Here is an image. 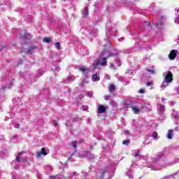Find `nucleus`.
<instances>
[{"label":"nucleus","mask_w":179,"mask_h":179,"mask_svg":"<svg viewBox=\"0 0 179 179\" xmlns=\"http://www.w3.org/2000/svg\"><path fill=\"white\" fill-rule=\"evenodd\" d=\"M111 48H109L106 50H103L100 54L99 57L96 60V65L99 66H107V59L112 55H117L118 51L117 50H110Z\"/></svg>","instance_id":"f257e3e1"},{"label":"nucleus","mask_w":179,"mask_h":179,"mask_svg":"<svg viewBox=\"0 0 179 179\" xmlns=\"http://www.w3.org/2000/svg\"><path fill=\"white\" fill-rule=\"evenodd\" d=\"M164 80L162 81L161 87L166 89L171 82H173V73L171 71H165L163 73Z\"/></svg>","instance_id":"f03ea898"},{"label":"nucleus","mask_w":179,"mask_h":179,"mask_svg":"<svg viewBox=\"0 0 179 179\" xmlns=\"http://www.w3.org/2000/svg\"><path fill=\"white\" fill-rule=\"evenodd\" d=\"M155 159L158 160V164H161L162 167H167L169 166L166 163L167 159L163 155H156Z\"/></svg>","instance_id":"7ed1b4c3"},{"label":"nucleus","mask_w":179,"mask_h":179,"mask_svg":"<svg viewBox=\"0 0 179 179\" xmlns=\"http://www.w3.org/2000/svg\"><path fill=\"white\" fill-rule=\"evenodd\" d=\"M47 155H48V153H47L45 148H42L41 151L36 152V157L40 158L41 156H47Z\"/></svg>","instance_id":"20e7f679"},{"label":"nucleus","mask_w":179,"mask_h":179,"mask_svg":"<svg viewBox=\"0 0 179 179\" xmlns=\"http://www.w3.org/2000/svg\"><path fill=\"white\" fill-rule=\"evenodd\" d=\"M177 54H178V52L176 50H173L172 51H171L170 54L169 55V59H176Z\"/></svg>","instance_id":"39448f33"},{"label":"nucleus","mask_w":179,"mask_h":179,"mask_svg":"<svg viewBox=\"0 0 179 179\" xmlns=\"http://www.w3.org/2000/svg\"><path fill=\"white\" fill-rule=\"evenodd\" d=\"M157 110L159 114H161V115H162V114H164V111H165V108L164 106H163L162 104H158L157 106Z\"/></svg>","instance_id":"423d86ee"},{"label":"nucleus","mask_w":179,"mask_h":179,"mask_svg":"<svg viewBox=\"0 0 179 179\" xmlns=\"http://www.w3.org/2000/svg\"><path fill=\"white\" fill-rule=\"evenodd\" d=\"M22 155H23V152H20L18 155L16 157L15 162L23 163L24 162V159H23V157H22Z\"/></svg>","instance_id":"0eeeda50"},{"label":"nucleus","mask_w":179,"mask_h":179,"mask_svg":"<svg viewBox=\"0 0 179 179\" xmlns=\"http://www.w3.org/2000/svg\"><path fill=\"white\" fill-rule=\"evenodd\" d=\"M106 107H104V106L102 105H99V108H98V113L99 114H103V113L106 112Z\"/></svg>","instance_id":"6e6552de"},{"label":"nucleus","mask_w":179,"mask_h":179,"mask_svg":"<svg viewBox=\"0 0 179 179\" xmlns=\"http://www.w3.org/2000/svg\"><path fill=\"white\" fill-rule=\"evenodd\" d=\"M99 80H100V76H97V74H94L92 76V81L99 82Z\"/></svg>","instance_id":"1a4fd4ad"},{"label":"nucleus","mask_w":179,"mask_h":179,"mask_svg":"<svg viewBox=\"0 0 179 179\" xmlns=\"http://www.w3.org/2000/svg\"><path fill=\"white\" fill-rule=\"evenodd\" d=\"M131 110L134 111V114H139V113H141V110L136 106L132 107Z\"/></svg>","instance_id":"9d476101"},{"label":"nucleus","mask_w":179,"mask_h":179,"mask_svg":"<svg viewBox=\"0 0 179 179\" xmlns=\"http://www.w3.org/2000/svg\"><path fill=\"white\" fill-rule=\"evenodd\" d=\"M78 69L80 72H89V69L86 66H81Z\"/></svg>","instance_id":"9b49d317"},{"label":"nucleus","mask_w":179,"mask_h":179,"mask_svg":"<svg viewBox=\"0 0 179 179\" xmlns=\"http://www.w3.org/2000/svg\"><path fill=\"white\" fill-rule=\"evenodd\" d=\"M132 155H133L134 157H139V159H145V157H144V156H140V155H139V151H137V152H134V153L132 154Z\"/></svg>","instance_id":"f8f14e48"},{"label":"nucleus","mask_w":179,"mask_h":179,"mask_svg":"<svg viewBox=\"0 0 179 179\" xmlns=\"http://www.w3.org/2000/svg\"><path fill=\"white\" fill-rule=\"evenodd\" d=\"M171 117L177 120V118H179V114L177 111L173 110V113L171 114Z\"/></svg>","instance_id":"ddd939ff"},{"label":"nucleus","mask_w":179,"mask_h":179,"mask_svg":"<svg viewBox=\"0 0 179 179\" xmlns=\"http://www.w3.org/2000/svg\"><path fill=\"white\" fill-rule=\"evenodd\" d=\"M173 130H169L168 133H167V138L168 139H173Z\"/></svg>","instance_id":"4468645a"},{"label":"nucleus","mask_w":179,"mask_h":179,"mask_svg":"<svg viewBox=\"0 0 179 179\" xmlns=\"http://www.w3.org/2000/svg\"><path fill=\"white\" fill-rule=\"evenodd\" d=\"M43 43H47L48 44L52 41V38H43Z\"/></svg>","instance_id":"2eb2a0df"},{"label":"nucleus","mask_w":179,"mask_h":179,"mask_svg":"<svg viewBox=\"0 0 179 179\" xmlns=\"http://www.w3.org/2000/svg\"><path fill=\"white\" fill-rule=\"evenodd\" d=\"M110 106H112V107H113L114 108H116V107L118 106V104L117 103V102H115V101H113L111 100L110 101Z\"/></svg>","instance_id":"dca6fc26"},{"label":"nucleus","mask_w":179,"mask_h":179,"mask_svg":"<svg viewBox=\"0 0 179 179\" xmlns=\"http://www.w3.org/2000/svg\"><path fill=\"white\" fill-rule=\"evenodd\" d=\"M33 50H36V47H31L29 49L24 50L23 52L28 54L29 52H30V51H33Z\"/></svg>","instance_id":"f3484780"},{"label":"nucleus","mask_w":179,"mask_h":179,"mask_svg":"<svg viewBox=\"0 0 179 179\" xmlns=\"http://www.w3.org/2000/svg\"><path fill=\"white\" fill-rule=\"evenodd\" d=\"M152 170H155V171H159V170H162V167H157L156 166V164H155L152 166Z\"/></svg>","instance_id":"a211bd4d"},{"label":"nucleus","mask_w":179,"mask_h":179,"mask_svg":"<svg viewBox=\"0 0 179 179\" xmlns=\"http://www.w3.org/2000/svg\"><path fill=\"white\" fill-rule=\"evenodd\" d=\"M55 46L57 50H61V43H59V42H56Z\"/></svg>","instance_id":"6ab92c4d"},{"label":"nucleus","mask_w":179,"mask_h":179,"mask_svg":"<svg viewBox=\"0 0 179 179\" xmlns=\"http://www.w3.org/2000/svg\"><path fill=\"white\" fill-rule=\"evenodd\" d=\"M157 136H158L157 132L155 131L152 134V138L155 139V141H157V139L159 138H157Z\"/></svg>","instance_id":"aec40b11"},{"label":"nucleus","mask_w":179,"mask_h":179,"mask_svg":"<svg viewBox=\"0 0 179 179\" xmlns=\"http://www.w3.org/2000/svg\"><path fill=\"white\" fill-rule=\"evenodd\" d=\"M87 159H89L90 160H92L93 159H94V155L93 154H88L87 155Z\"/></svg>","instance_id":"412c9836"},{"label":"nucleus","mask_w":179,"mask_h":179,"mask_svg":"<svg viewBox=\"0 0 179 179\" xmlns=\"http://www.w3.org/2000/svg\"><path fill=\"white\" fill-rule=\"evenodd\" d=\"M109 90H110V92H113V91L115 90V86L114 85H109Z\"/></svg>","instance_id":"4be33fe9"},{"label":"nucleus","mask_w":179,"mask_h":179,"mask_svg":"<svg viewBox=\"0 0 179 179\" xmlns=\"http://www.w3.org/2000/svg\"><path fill=\"white\" fill-rule=\"evenodd\" d=\"M77 145H78V141H73L72 146H73V148H74V149H76Z\"/></svg>","instance_id":"5701e85b"},{"label":"nucleus","mask_w":179,"mask_h":179,"mask_svg":"<svg viewBox=\"0 0 179 179\" xmlns=\"http://www.w3.org/2000/svg\"><path fill=\"white\" fill-rule=\"evenodd\" d=\"M84 15H85V16H87V15H89V8L87 7H86L84 10Z\"/></svg>","instance_id":"b1692460"},{"label":"nucleus","mask_w":179,"mask_h":179,"mask_svg":"<svg viewBox=\"0 0 179 179\" xmlns=\"http://www.w3.org/2000/svg\"><path fill=\"white\" fill-rule=\"evenodd\" d=\"M163 24V22H162L160 20H159L157 23H155V26L157 27H159V26H162Z\"/></svg>","instance_id":"393cba45"},{"label":"nucleus","mask_w":179,"mask_h":179,"mask_svg":"<svg viewBox=\"0 0 179 179\" xmlns=\"http://www.w3.org/2000/svg\"><path fill=\"white\" fill-rule=\"evenodd\" d=\"M122 144L123 145H129V140H125L122 142Z\"/></svg>","instance_id":"a878e982"},{"label":"nucleus","mask_w":179,"mask_h":179,"mask_svg":"<svg viewBox=\"0 0 179 179\" xmlns=\"http://www.w3.org/2000/svg\"><path fill=\"white\" fill-rule=\"evenodd\" d=\"M104 99L106 100H110V99H111V95H105Z\"/></svg>","instance_id":"bb28decb"},{"label":"nucleus","mask_w":179,"mask_h":179,"mask_svg":"<svg viewBox=\"0 0 179 179\" xmlns=\"http://www.w3.org/2000/svg\"><path fill=\"white\" fill-rule=\"evenodd\" d=\"M153 85V82L150 81L146 83V86H152Z\"/></svg>","instance_id":"cd10ccee"},{"label":"nucleus","mask_w":179,"mask_h":179,"mask_svg":"<svg viewBox=\"0 0 179 179\" xmlns=\"http://www.w3.org/2000/svg\"><path fill=\"white\" fill-rule=\"evenodd\" d=\"M116 65H117V66H121V61L117 60L116 61Z\"/></svg>","instance_id":"c85d7f7f"},{"label":"nucleus","mask_w":179,"mask_h":179,"mask_svg":"<svg viewBox=\"0 0 179 179\" xmlns=\"http://www.w3.org/2000/svg\"><path fill=\"white\" fill-rule=\"evenodd\" d=\"M52 122L55 127H57V125H58V122H57V121L55 120H52Z\"/></svg>","instance_id":"c756f323"},{"label":"nucleus","mask_w":179,"mask_h":179,"mask_svg":"<svg viewBox=\"0 0 179 179\" xmlns=\"http://www.w3.org/2000/svg\"><path fill=\"white\" fill-rule=\"evenodd\" d=\"M138 93H141V94H143L145 93V89H141L138 91Z\"/></svg>","instance_id":"7c9ffc66"},{"label":"nucleus","mask_w":179,"mask_h":179,"mask_svg":"<svg viewBox=\"0 0 179 179\" xmlns=\"http://www.w3.org/2000/svg\"><path fill=\"white\" fill-rule=\"evenodd\" d=\"M85 96H87L88 97H92V93L90 92H87Z\"/></svg>","instance_id":"2f4dec72"},{"label":"nucleus","mask_w":179,"mask_h":179,"mask_svg":"<svg viewBox=\"0 0 179 179\" xmlns=\"http://www.w3.org/2000/svg\"><path fill=\"white\" fill-rule=\"evenodd\" d=\"M175 23L178 24L179 23V17H176L175 19Z\"/></svg>","instance_id":"473e14b6"},{"label":"nucleus","mask_w":179,"mask_h":179,"mask_svg":"<svg viewBox=\"0 0 179 179\" xmlns=\"http://www.w3.org/2000/svg\"><path fill=\"white\" fill-rule=\"evenodd\" d=\"M50 179H59L58 176H50Z\"/></svg>","instance_id":"72a5a7b5"},{"label":"nucleus","mask_w":179,"mask_h":179,"mask_svg":"<svg viewBox=\"0 0 179 179\" xmlns=\"http://www.w3.org/2000/svg\"><path fill=\"white\" fill-rule=\"evenodd\" d=\"M129 179H134V176L129 173L127 174Z\"/></svg>","instance_id":"f704fd0d"},{"label":"nucleus","mask_w":179,"mask_h":179,"mask_svg":"<svg viewBox=\"0 0 179 179\" xmlns=\"http://www.w3.org/2000/svg\"><path fill=\"white\" fill-rule=\"evenodd\" d=\"M148 72H150V73H156V71L155 70H148Z\"/></svg>","instance_id":"c9c22d12"},{"label":"nucleus","mask_w":179,"mask_h":179,"mask_svg":"<svg viewBox=\"0 0 179 179\" xmlns=\"http://www.w3.org/2000/svg\"><path fill=\"white\" fill-rule=\"evenodd\" d=\"M110 68L111 69H114V64H113V63H110Z\"/></svg>","instance_id":"e433bc0d"},{"label":"nucleus","mask_w":179,"mask_h":179,"mask_svg":"<svg viewBox=\"0 0 179 179\" xmlns=\"http://www.w3.org/2000/svg\"><path fill=\"white\" fill-rule=\"evenodd\" d=\"M145 24L147 26H150V22H145Z\"/></svg>","instance_id":"4c0bfd02"},{"label":"nucleus","mask_w":179,"mask_h":179,"mask_svg":"<svg viewBox=\"0 0 179 179\" xmlns=\"http://www.w3.org/2000/svg\"><path fill=\"white\" fill-rule=\"evenodd\" d=\"M169 178H171V176H166L164 178V179H169Z\"/></svg>","instance_id":"58836bf2"},{"label":"nucleus","mask_w":179,"mask_h":179,"mask_svg":"<svg viewBox=\"0 0 179 179\" xmlns=\"http://www.w3.org/2000/svg\"><path fill=\"white\" fill-rule=\"evenodd\" d=\"M176 131H177L178 132H179V126L176 127Z\"/></svg>","instance_id":"ea45409f"},{"label":"nucleus","mask_w":179,"mask_h":179,"mask_svg":"<svg viewBox=\"0 0 179 179\" xmlns=\"http://www.w3.org/2000/svg\"><path fill=\"white\" fill-rule=\"evenodd\" d=\"M87 108H89L88 106H84V107H83V110H87Z\"/></svg>","instance_id":"a19ab883"},{"label":"nucleus","mask_w":179,"mask_h":179,"mask_svg":"<svg viewBox=\"0 0 179 179\" xmlns=\"http://www.w3.org/2000/svg\"><path fill=\"white\" fill-rule=\"evenodd\" d=\"M13 138L15 139V138H17V136L14 135V136H13Z\"/></svg>","instance_id":"79ce46f5"},{"label":"nucleus","mask_w":179,"mask_h":179,"mask_svg":"<svg viewBox=\"0 0 179 179\" xmlns=\"http://www.w3.org/2000/svg\"><path fill=\"white\" fill-rule=\"evenodd\" d=\"M20 126H19V124H17L16 126H15V128H20Z\"/></svg>","instance_id":"37998d69"},{"label":"nucleus","mask_w":179,"mask_h":179,"mask_svg":"<svg viewBox=\"0 0 179 179\" xmlns=\"http://www.w3.org/2000/svg\"><path fill=\"white\" fill-rule=\"evenodd\" d=\"M6 87H9L6 85V86H4L3 89H6Z\"/></svg>","instance_id":"c03bdc74"},{"label":"nucleus","mask_w":179,"mask_h":179,"mask_svg":"<svg viewBox=\"0 0 179 179\" xmlns=\"http://www.w3.org/2000/svg\"><path fill=\"white\" fill-rule=\"evenodd\" d=\"M82 98H83V96H80V99H82Z\"/></svg>","instance_id":"a18cd8bd"},{"label":"nucleus","mask_w":179,"mask_h":179,"mask_svg":"<svg viewBox=\"0 0 179 179\" xmlns=\"http://www.w3.org/2000/svg\"><path fill=\"white\" fill-rule=\"evenodd\" d=\"M10 85L12 86V85H13V83H10Z\"/></svg>","instance_id":"49530a36"},{"label":"nucleus","mask_w":179,"mask_h":179,"mask_svg":"<svg viewBox=\"0 0 179 179\" xmlns=\"http://www.w3.org/2000/svg\"><path fill=\"white\" fill-rule=\"evenodd\" d=\"M126 134H129V132L128 131H126Z\"/></svg>","instance_id":"de8ad7c7"},{"label":"nucleus","mask_w":179,"mask_h":179,"mask_svg":"<svg viewBox=\"0 0 179 179\" xmlns=\"http://www.w3.org/2000/svg\"><path fill=\"white\" fill-rule=\"evenodd\" d=\"M177 12H179V9L177 10Z\"/></svg>","instance_id":"09e8293b"},{"label":"nucleus","mask_w":179,"mask_h":179,"mask_svg":"<svg viewBox=\"0 0 179 179\" xmlns=\"http://www.w3.org/2000/svg\"><path fill=\"white\" fill-rule=\"evenodd\" d=\"M108 45H109V47H110V43H108Z\"/></svg>","instance_id":"8fccbe9b"},{"label":"nucleus","mask_w":179,"mask_h":179,"mask_svg":"<svg viewBox=\"0 0 179 179\" xmlns=\"http://www.w3.org/2000/svg\"><path fill=\"white\" fill-rule=\"evenodd\" d=\"M162 100H164V99H162Z\"/></svg>","instance_id":"3c124183"},{"label":"nucleus","mask_w":179,"mask_h":179,"mask_svg":"<svg viewBox=\"0 0 179 179\" xmlns=\"http://www.w3.org/2000/svg\"><path fill=\"white\" fill-rule=\"evenodd\" d=\"M162 100H164V99H162Z\"/></svg>","instance_id":"603ef678"},{"label":"nucleus","mask_w":179,"mask_h":179,"mask_svg":"<svg viewBox=\"0 0 179 179\" xmlns=\"http://www.w3.org/2000/svg\"><path fill=\"white\" fill-rule=\"evenodd\" d=\"M162 100H164V99H162Z\"/></svg>","instance_id":"864d4df0"},{"label":"nucleus","mask_w":179,"mask_h":179,"mask_svg":"<svg viewBox=\"0 0 179 179\" xmlns=\"http://www.w3.org/2000/svg\"><path fill=\"white\" fill-rule=\"evenodd\" d=\"M179 37V36H178ZM178 40H179V38H178Z\"/></svg>","instance_id":"5fc2aeb1"}]
</instances>
